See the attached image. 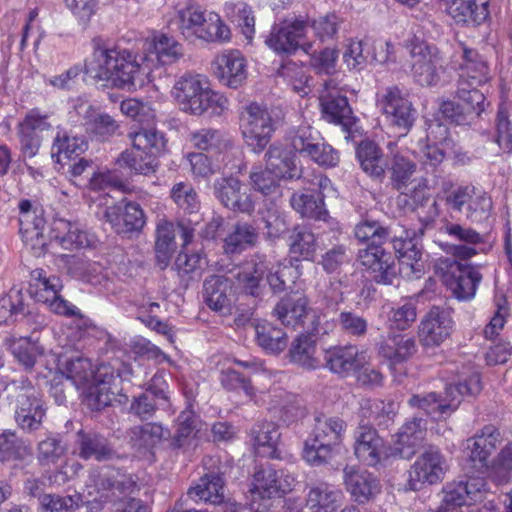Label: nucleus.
Listing matches in <instances>:
<instances>
[{
	"label": "nucleus",
	"instance_id": "nucleus-1",
	"mask_svg": "<svg viewBox=\"0 0 512 512\" xmlns=\"http://www.w3.org/2000/svg\"><path fill=\"white\" fill-rule=\"evenodd\" d=\"M154 117L148 104L130 98V171L138 174L153 173L156 158L165 148L163 134L151 127Z\"/></svg>",
	"mask_w": 512,
	"mask_h": 512
},
{
	"label": "nucleus",
	"instance_id": "nucleus-2",
	"mask_svg": "<svg viewBox=\"0 0 512 512\" xmlns=\"http://www.w3.org/2000/svg\"><path fill=\"white\" fill-rule=\"evenodd\" d=\"M354 234L359 241L370 242L358 252V261L368 277L377 284L392 285L398 276L395 256L383 247L392 236V227L365 219L355 226Z\"/></svg>",
	"mask_w": 512,
	"mask_h": 512
},
{
	"label": "nucleus",
	"instance_id": "nucleus-3",
	"mask_svg": "<svg viewBox=\"0 0 512 512\" xmlns=\"http://www.w3.org/2000/svg\"><path fill=\"white\" fill-rule=\"evenodd\" d=\"M172 96L181 110L201 115L211 110L212 114H221L227 108V99L212 91L201 75L185 74L172 88Z\"/></svg>",
	"mask_w": 512,
	"mask_h": 512
},
{
	"label": "nucleus",
	"instance_id": "nucleus-4",
	"mask_svg": "<svg viewBox=\"0 0 512 512\" xmlns=\"http://www.w3.org/2000/svg\"><path fill=\"white\" fill-rule=\"evenodd\" d=\"M93 43V53L85 61V73L93 79L106 81L115 88H124L128 82L127 49L120 43L102 45L97 40Z\"/></svg>",
	"mask_w": 512,
	"mask_h": 512
},
{
	"label": "nucleus",
	"instance_id": "nucleus-5",
	"mask_svg": "<svg viewBox=\"0 0 512 512\" xmlns=\"http://www.w3.org/2000/svg\"><path fill=\"white\" fill-rule=\"evenodd\" d=\"M480 376L472 374L464 382L448 385L443 394L429 392L413 395L408 403L411 407L424 411L435 419L451 415L461 403L464 395H476L481 391Z\"/></svg>",
	"mask_w": 512,
	"mask_h": 512
},
{
	"label": "nucleus",
	"instance_id": "nucleus-6",
	"mask_svg": "<svg viewBox=\"0 0 512 512\" xmlns=\"http://www.w3.org/2000/svg\"><path fill=\"white\" fill-rule=\"evenodd\" d=\"M9 393H16L15 421L26 433H33L42 426L47 408L40 392L24 376L12 379L5 385Z\"/></svg>",
	"mask_w": 512,
	"mask_h": 512
},
{
	"label": "nucleus",
	"instance_id": "nucleus-7",
	"mask_svg": "<svg viewBox=\"0 0 512 512\" xmlns=\"http://www.w3.org/2000/svg\"><path fill=\"white\" fill-rule=\"evenodd\" d=\"M435 270L443 284L460 300L472 298L482 279L477 269L448 257L438 259Z\"/></svg>",
	"mask_w": 512,
	"mask_h": 512
},
{
	"label": "nucleus",
	"instance_id": "nucleus-8",
	"mask_svg": "<svg viewBox=\"0 0 512 512\" xmlns=\"http://www.w3.org/2000/svg\"><path fill=\"white\" fill-rule=\"evenodd\" d=\"M309 27L310 23L305 16L287 17L272 27L265 43L277 54L291 55L299 48L308 52L312 46L304 39Z\"/></svg>",
	"mask_w": 512,
	"mask_h": 512
},
{
	"label": "nucleus",
	"instance_id": "nucleus-9",
	"mask_svg": "<svg viewBox=\"0 0 512 512\" xmlns=\"http://www.w3.org/2000/svg\"><path fill=\"white\" fill-rule=\"evenodd\" d=\"M411 75L421 86H434L444 73V59L440 50L425 41L412 42L410 48Z\"/></svg>",
	"mask_w": 512,
	"mask_h": 512
},
{
	"label": "nucleus",
	"instance_id": "nucleus-10",
	"mask_svg": "<svg viewBox=\"0 0 512 512\" xmlns=\"http://www.w3.org/2000/svg\"><path fill=\"white\" fill-rule=\"evenodd\" d=\"M241 131L246 144L254 153H261L275 130L274 120L264 106L251 103L242 115Z\"/></svg>",
	"mask_w": 512,
	"mask_h": 512
},
{
	"label": "nucleus",
	"instance_id": "nucleus-11",
	"mask_svg": "<svg viewBox=\"0 0 512 512\" xmlns=\"http://www.w3.org/2000/svg\"><path fill=\"white\" fill-rule=\"evenodd\" d=\"M447 468L445 457L440 450L430 447L418 456L410 467L407 486L412 491H418L426 484H436L444 478Z\"/></svg>",
	"mask_w": 512,
	"mask_h": 512
},
{
	"label": "nucleus",
	"instance_id": "nucleus-12",
	"mask_svg": "<svg viewBox=\"0 0 512 512\" xmlns=\"http://www.w3.org/2000/svg\"><path fill=\"white\" fill-rule=\"evenodd\" d=\"M500 432L493 425L483 427L480 433L468 438L465 442L463 455L465 468L483 473L490 466V456L499 443Z\"/></svg>",
	"mask_w": 512,
	"mask_h": 512
},
{
	"label": "nucleus",
	"instance_id": "nucleus-13",
	"mask_svg": "<svg viewBox=\"0 0 512 512\" xmlns=\"http://www.w3.org/2000/svg\"><path fill=\"white\" fill-rule=\"evenodd\" d=\"M486 485L485 479L480 476H470L447 484L443 489L439 512H463V506L483 497Z\"/></svg>",
	"mask_w": 512,
	"mask_h": 512
},
{
	"label": "nucleus",
	"instance_id": "nucleus-14",
	"mask_svg": "<svg viewBox=\"0 0 512 512\" xmlns=\"http://www.w3.org/2000/svg\"><path fill=\"white\" fill-rule=\"evenodd\" d=\"M383 115L389 123L405 132L409 131L417 117V111L398 86L386 87L378 99Z\"/></svg>",
	"mask_w": 512,
	"mask_h": 512
},
{
	"label": "nucleus",
	"instance_id": "nucleus-15",
	"mask_svg": "<svg viewBox=\"0 0 512 512\" xmlns=\"http://www.w3.org/2000/svg\"><path fill=\"white\" fill-rule=\"evenodd\" d=\"M354 454L358 460L372 467L392 456L377 430L367 423H360L354 431Z\"/></svg>",
	"mask_w": 512,
	"mask_h": 512
},
{
	"label": "nucleus",
	"instance_id": "nucleus-16",
	"mask_svg": "<svg viewBox=\"0 0 512 512\" xmlns=\"http://www.w3.org/2000/svg\"><path fill=\"white\" fill-rule=\"evenodd\" d=\"M454 322L448 309L433 306L420 322L418 337L422 346H440L452 334Z\"/></svg>",
	"mask_w": 512,
	"mask_h": 512
},
{
	"label": "nucleus",
	"instance_id": "nucleus-17",
	"mask_svg": "<svg viewBox=\"0 0 512 512\" xmlns=\"http://www.w3.org/2000/svg\"><path fill=\"white\" fill-rule=\"evenodd\" d=\"M73 108L82 117L86 132L96 139L106 141L116 134L118 123L109 114L99 112L89 101L79 97Z\"/></svg>",
	"mask_w": 512,
	"mask_h": 512
},
{
	"label": "nucleus",
	"instance_id": "nucleus-18",
	"mask_svg": "<svg viewBox=\"0 0 512 512\" xmlns=\"http://www.w3.org/2000/svg\"><path fill=\"white\" fill-rule=\"evenodd\" d=\"M405 237L397 235L392 228V236L389 239L392 242L393 249L398 255L400 263V272L410 279H418L425 272V264L422 259L421 249L414 239L409 238L407 232Z\"/></svg>",
	"mask_w": 512,
	"mask_h": 512
},
{
	"label": "nucleus",
	"instance_id": "nucleus-19",
	"mask_svg": "<svg viewBox=\"0 0 512 512\" xmlns=\"http://www.w3.org/2000/svg\"><path fill=\"white\" fill-rule=\"evenodd\" d=\"M272 257L257 253L237 274L239 286L246 294L260 297L265 291V274L271 268Z\"/></svg>",
	"mask_w": 512,
	"mask_h": 512
},
{
	"label": "nucleus",
	"instance_id": "nucleus-20",
	"mask_svg": "<svg viewBox=\"0 0 512 512\" xmlns=\"http://www.w3.org/2000/svg\"><path fill=\"white\" fill-rule=\"evenodd\" d=\"M325 366L341 377H347L356 369L368 364L366 352L355 345L338 346L328 349L324 356Z\"/></svg>",
	"mask_w": 512,
	"mask_h": 512
},
{
	"label": "nucleus",
	"instance_id": "nucleus-21",
	"mask_svg": "<svg viewBox=\"0 0 512 512\" xmlns=\"http://www.w3.org/2000/svg\"><path fill=\"white\" fill-rule=\"evenodd\" d=\"M212 69L218 80L230 88H238L247 78L245 59L238 50L226 51L217 56Z\"/></svg>",
	"mask_w": 512,
	"mask_h": 512
},
{
	"label": "nucleus",
	"instance_id": "nucleus-22",
	"mask_svg": "<svg viewBox=\"0 0 512 512\" xmlns=\"http://www.w3.org/2000/svg\"><path fill=\"white\" fill-rule=\"evenodd\" d=\"M214 194L226 208L250 214L254 203L246 191H242L241 182L234 177L221 178L214 183Z\"/></svg>",
	"mask_w": 512,
	"mask_h": 512
},
{
	"label": "nucleus",
	"instance_id": "nucleus-23",
	"mask_svg": "<svg viewBox=\"0 0 512 512\" xmlns=\"http://www.w3.org/2000/svg\"><path fill=\"white\" fill-rule=\"evenodd\" d=\"M343 481L346 490L358 503L370 501L380 491L376 477L357 466H346L343 469Z\"/></svg>",
	"mask_w": 512,
	"mask_h": 512
},
{
	"label": "nucleus",
	"instance_id": "nucleus-24",
	"mask_svg": "<svg viewBox=\"0 0 512 512\" xmlns=\"http://www.w3.org/2000/svg\"><path fill=\"white\" fill-rule=\"evenodd\" d=\"M264 160L268 169L280 180H306V176L302 175V168L297 164L296 156L280 143H273L268 147Z\"/></svg>",
	"mask_w": 512,
	"mask_h": 512
},
{
	"label": "nucleus",
	"instance_id": "nucleus-25",
	"mask_svg": "<svg viewBox=\"0 0 512 512\" xmlns=\"http://www.w3.org/2000/svg\"><path fill=\"white\" fill-rule=\"evenodd\" d=\"M52 238L64 249H81L93 247L97 242L95 235L81 229L78 223L57 218L51 225Z\"/></svg>",
	"mask_w": 512,
	"mask_h": 512
},
{
	"label": "nucleus",
	"instance_id": "nucleus-26",
	"mask_svg": "<svg viewBox=\"0 0 512 512\" xmlns=\"http://www.w3.org/2000/svg\"><path fill=\"white\" fill-rule=\"evenodd\" d=\"M343 494L327 482L309 487L303 512H336L341 506Z\"/></svg>",
	"mask_w": 512,
	"mask_h": 512
},
{
	"label": "nucleus",
	"instance_id": "nucleus-27",
	"mask_svg": "<svg viewBox=\"0 0 512 512\" xmlns=\"http://www.w3.org/2000/svg\"><path fill=\"white\" fill-rule=\"evenodd\" d=\"M224 472L218 467L209 469L200 479L196 486L188 490L190 498L209 502L215 505L221 504L224 499Z\"/></svg>",
	"mask_w": 512,
	"mask_h": 512
},
{
	"label": "nucleus",
	"instance_id": "nucleus-28",
	"mask_svg": "<svg viewBox=\"0 0 512 512\" xmlns=\"http://www.w3.org/2000/svg\"><path fill=\"white\" fill-rule=\"evenodd\" d=\"M491 79L487 62L475 50L464 47L458 81L466 82V86L478 87Z\"/></svg>",
	"mask_w": 512,
	"mask_h": 512
},
{
	"label": "nucleus",
	"instance_id": "nucleus-29",
	"mask_svg": "<svg viewBox=\"0 0 512 512\" xmlns=\"http://www.w3.org/2000/svg\"><path fill=\"white\" fill-rule=\"evenodd\" d=\"M442 231L450 239L459 242V244H453L451 250L453 255L463 259L474 256L477 253L474 246L483 242V237L479 232L458 223L447 222Z\"/></svg>",
	"mask_w": 512,
	"mask_h": 512
},
{
	"label": "nucleus",
	"instance_id": "nucleus-30",
	"mask_svg": "<svg viewBox=\"0 0 512 512\" xmlns=\"http://www.w3.org/2000/svg\"><path fill=\"white\" fill-rule=\"evenodd\" d=\"M163 428L157 423H146L132 431L130 448L134 450L133 457L151 462L153 460V447L161 440Z\"/></svg>",
	"mask_w": 512,
	"mask_h": 512
},
{
	"label": "nucleus",
	"instance_id": "nucleus-31",
	"mask_svg": "<svg viewBox=\"0 0 512 512\" xmlns=\"http://www.w3.org/2000/svg\"><path fill=\"white\" fill-rule=\"evenodd\" d=\"M232 281L223 275H212L203 282V298L214 311H224L231 305Z\"/></svg>",
	"mask_w": 512,
	"mask_h": 512
},
{
	"label": "nucleus",
	"instance_id": "nucleus-32",
	"mask_svg": "<svg viewBox=\"0 0 512 512\" xmlns=\"http://www.w3.org/2000/svg\"><path fill=\"white\" fill-rule=\"evenodd\" d=\"M320 105L324 118L329 122L339 124L349 131L355 123L352 109L346 96L340 94H320Z\"/></svg>",
	"mask_w": 512,
	"mask_h": 512
},
{
	"label": "nucleus",
	"instance_id": "nucleus-33",
	"mask_svg": "<svg viewBox=\"0 0 512 512\" xmlns=\"http://www.w3.org/2000/svg\"><path fill=\"white\" fill-rule=\"evenodd\" d=\"M308 305L305 296H287L276 304L273 313L283 325L303 328L310 309Z\"/></svg>",
	"mask_w": 512,
	"mask_h": 512
},
{
	"label": "nucleus",
	"instance_id": "nucleus-34",
	"mask_svg": "<svg viewBox=\"0 0 512 512\" xmlns=\"http://www.w3.org/2000/svg\"><path fill=\"white\" fill-rule=\"evenodd\" d=\"M291 207L302 217L326 221L328 211L324 203V195L320 191L294 192L290 197Z\"/></svg>",
	"mask_w": 512,
	"mask_h": 512
},
{
	"label": "nucleus",
	"instance_id": "nucleus-35",
	"mask_svg": "<svg viewBox=\"0 0 512 512\" xmlns=\"http://www.w3.org/2000/svg\"><path fill=\"white\" fill-rule=\"evenodd\" d=\"M197 417L191 412H182L177 418V425L171 440L173 449L181 450L185 454H190L198 446Z\"/></svg>",
	"mask_w": 512,
	"mask_h": 512
},
{
	"label": "nucleus",
	"instance_id": "nucleus-36",
	"mask_svg": "<svg viewBox=\"0 0 512 512\" xmlns=\"http://www.w3.org/2000/svg\"><path fill=\"white\" fill-rule=\"evenodd\" d=\"M345 430L346 423L342 418L318 413L314 416V424L308 437L314 438V441L340 445Z\"/></svg>",
	"mask_w": 512,
	"mask_h": 512
},
{
	"label": "nucleus",
	"instance_id": "nucleus-37",
	"mask_svg": "<svg viewBox=\"0 0 512 512\" xmlns=\"http://www.w3.org/2000/svg\"><path fill=\"white\" fill-rule=\"evenodd\" d=\"M76 447L77 455L83 460L104 461L109 459L112 454L106 438L94 432L79 431Z\"/></svg>",
	"mask_w": 512,
	"mask_h": 512
},
{
	"label": "nucleus",
	"instance_id": "nucleus-38",
	"mask_svg": "<svg viewBox=\"0 0 512 512\" xmlns=\"http://www.w3.org/2000/svg\"><path fill=\"white\" fill-rule=\"evenodd\" d=\"M417 351L414 338L406 335H394L387 341L380 343L378 353L389 361L390 365H396L407 361Z\"/></svg>",
	"mask_w": 512,
	"mask_h": 512
},
{
	"label": "nucleus",
	"instance_id": "nucleus-39",
	"mask_svg": "<svg viewBox=\"0 0 512 512\" xmlns=\"http://www.w3.org/2000/svg\"><path fill=\"white\" fill-rule=\"evenodd\" d=\"M371 52L372 46L368 42L351 41L343 53V61L349 70L361 71L368 63H383L388 58L386 53L382 52L381 57H378L377 54L372 55Z\"/></svg>",
	"mask_w": 512,
	"mask_h": 512
},
{
	"label": "nucleus",
	"instance_id": "nucleus-40",
	"mask_svg": "<svg viewBox=\"0 0 512 512\" xmlns=\"http://www.w3.org/2000/svg\"><path fill=\"white\" fill-rule=\"evenodd\" d=\"M362 170L376 179H382L388 162L383 159L382 150L372 141H363L356 151Z\"/></svg>",
	"mask_w": 512,
	"mask_h": 512
},
{
	"label": "nucleus",
	"instance_id": "nucleus-41",
	"mask_svg": "<svg viewBox=\"0 0 512 512\" xmlns=\"http://www.w3.org/2000/svg\"><path fill=\"white\" fill-rule=\"evenodd\" d=\"M151 381L152 384L146 392L135 398L134 403L130 407V410L140 419L152 417L157 405L156 400H167L164 389L161 387V385L165 384L162 376L155 374Z\"/></svg>",
	"mask_w": 512,
	"mask_h": 512
},
{
	"label": "nucleus",
	"instance_id": "nucleus-42",
	"mask_svg": "<svg viewBox=\"0 0 512 512\" xmlns=\"http://www.w3.org/2000/svg\"><path fill=\"white\" fill-rule=\"evenodd\" d=\"M205 18L199 6L187 5L177 11L171 25H176L185 39L194 40L198 38L201 28L205 25Z\"/></svg>",
	"mask_w": 512,
	"mask_h": 512
},
{
	"label": "nucleus",
	"instance_id": "nucleus-43",
	"mask_svg": "<svg viewBox=\"0 0 512 512\" xmlns=\"http://www.w3.org/2000/svg\"><path fill=\"white\" fill-rule=\"evenodd\" d=\"M394 147V143H388L391 158L387 167L390 172V180L393 188L401 190L407 186L408 181L416 171V164L400 152H394Z\"/></svg>",
	"mask_w": 512,
	"mask_h": 512
},
{
	"label": "nucleus",
	"instance_id": "nucleus-44",
	"mask_svg": "<svg viewBox=\"0 0 512 512\" xmlns=\"http://www.w3.org/2000/svg\"><path fill=\"white\" fill-rule=\"evenodd\" d=\"M339 446L331 442L314 441V438L308 437L304 442L302 456L310 466L328 465L339 454Z\"/></svg>",
	"mask_w": 512,
	"mask_h": 512
},
{
	"label": "nucleus",
	"instance_id": "nucleus-45",
	"mask_svg": "<svg viewBox=\"0 0 512 512\" xmlns=\"http://www.w3.org/2000/svg\"><path fill=\"white\" fill-rule=\"evenodd\" d=\"M251 437L254 446L259 449V454L270 458L277 457L276 446L280 439V432L275 423L263 422L256 424L251 430Z\"/></svg>",
	"mask_w": 512,
	"mask_h": 512
},
{
	"label": "nucleus",
	"instance_id": "nucleus-46",
	"mask_svg": "<svg viewBox=\"0 0 512 512\" xmlns=\"http://www.w3.org/2000/svg\"><path fill=\"white\" fill-rule=\"evenodd\" d=\"M317 239L313 232L305 227H296L289 243V252L296 260H313L317 251Z\"/></svg>",
	"mask_w": 512,
	"mask_h": 512
},
{
	"label": "nucleus",
	"instance_id": "nucleus-47",
	"mask_svg": "<svg viewBox=\"0 0 512 512\" xmlns=\"http://www.w3.org/2000/svg\"><path fill=\"white\" fill-rule=\"evenodd\" d=\"M88 148V143L83 137L71 136L65 130H59L54 138L52 146V157H57L56 161L61 162L62 157L71 159L84 153Z\"/></svg>",
	"mask_w": 512,
	"mask_h": 512
},
{
	"label": "nucleus",
	"instance_id": "nucleus-48",
	"mask_svg": "<svg viewBox=\"0 0 512 512\" xmlns=\"http://www.w3.org/2000/svg\"><path fill=\"white\" fill-rule=\"evenodd\" d=\"M436 178L434 187H439L444 192V201L448 209L463 213V201L470 200L477 189L471 185L453 188L451 180H447L440 175L436 176Z\"/></svg>",
	"mask_w": 512,
	"mask_h": 512
},
{
	"label": "nucleus",
	"instance_id": "nucleus-49",
	"mask_svg": "<svg viewBox=\"0 0 512 512\" xmlns=\"http://www.w3.org/2000/svg\"><path fill=\"white\" fill-rule=\"evenodd\" d=\"M257 240L255 228L248 223H237L224 239L223 250L226 254H238Z\"/></svg>",
	"mask_w": 512,
	"mask_h": 512
},
{
	"label": "nucleus",
	"instance_id": "nucleus-50",
	"mask_svg": "<svg viewBox=\"0 0 512 512\" xmlns=\"http://www.w3.org/2000/svg\"><path fill=\"white\" fill-rule=\"evenodd\" d=\"M316 343L308 334L299 335L291 344L289 356L292 362L306 369H316L319 361L314 357Z\"/></svg>",
	"mask_w": 512,
	"mask_h": 512
},
{
	"label": "nucleus",
	"instance_id": "nucleus-51",
	"mask_svg": "<svg viewBox=\"0 0 512 512\" xmlns=\"http://www.w3.org/2000/svg\"><path fill=\"white\" fill-rule=\"evenodd\" d=\"M255 334L258 345L270 353L278 354L287 346L286 333L271 323L256 325Z\"/></svg>",
	"mask_w": 512,
	"mask_h": 512
},
{
	"label": "nucleus",
	"instance_id": "nucleus-52",
	"mask_svg": "<svg viewBox=\"0 0 512 512\" xmlns=\"http://www.w3.org/2000/svg\"><path fill=\"white\" fill-rule=\"evenodd\" d=\"M9 350L25 370H31L37 357L44 354V348L37 341H31L27 337L12 339L9 343Z\"/></svg>",
	"mask_w": 512,
	"mask_h": 512
},
{
	"label": "nucleus",
	"instance_id": "nucleus-53",
	"mask_svg": "<svg viewBox=\"0 0 512 512\" xmlns=\"http://www.w3.org/2000/svg\"><path fill=\"white\" fill-rule=\"evenodd\" d=\"M253 497L261 499L277 496V471L271 465H262L254 473L252 488Z\"/></svg>",
	"mask_w": 512,
	"mask_h": 512
},
{
	"label": "nucleus",
	"instance_id": "nucleus-54",
	"mask_svg": "<svg viewBox=\"0 0 512 512\" xmlns=\"http://www.w3.org/2000/svg\"><path fill=\"white\" fill-rule=\"evenodd\" d=\"M176 249L175 229L169 222L159 223L157 226V237L155 242V252L157 262L161 268H165Z\"/></svg>",
	"mask_w": 512,
	"mask_h": 512
},
{
	"label": "nucleus",
	"instance_id": "nucleus-55",
	"mask_svg": "<svg viewBox=\"0 0 512 512\" xmlns=\"http://www.w3.org/2000/svg\"><path fill=\"white\" fill-rule=\"evenodd\" d=\"M66 453V446L56 434H48L37 444L36 458L41 466L56 464Z\"/></svg>",
	"mask_w": 512,
	"mask_h": 512
},
{
	"label": "nucleus",
	"instance_id": "nucleus-56",
	"mask_svg": "<svg viewBox=\"0 0 512 512\" xmlns=\"http://www.w3.org/2000/svg\"><path fill=\"white\" fill-rule=\"evenodd\" d=\"M29 454V447L15 432L5 431L0 434V461L22 460Z\"/></svg>",
	"mask_w": 512,
	"mask_h": 512
},
{
	"label": "nucleus",
	"instance_id": "nucleus-57",
	"mask_svg": "<svg viewBox=\"0 0 512 512\" xmlns=\"http://www.w3.org/2000/svg\"><path fill=\"white\" fill-rule=\"evenodd\" d=\"M190 141L196 148L206 151L220 152L229 146V141L219 130L203 128L191 133Z\"/></svg>",
	"mask_w": 512,
	"mask_h": 512
},
{
	"label": "nucleus",
	"instance_id": "nucleus-58",
	"mask_svg": "<svg viewBox=\"0 0 512 512\" xmlns=\"http://www.w3.org/2000/svg\"><path fill=\"white\" fill-rule=\"evenodd\" d=\"M25 316L24 294L21 290L11 289L0 298V325L18 320Z\"/></svg>",
	"mask_w": 512,
	"mask_h": 512
},
{
	"label": "nucleus",
	"instance_id": "nucleus-59",
	"mask_svg": "<svg viewBox=\"0 0 512 512\" xmlns=\"http://www.w3.org/2000/svg\"><path fill=\"white\" fill-rule=\"evenodd\" d=\"M88 187L93 191H102L111 188L126 193L125 175L118 169H110L93 173L88 181Z\"/></svg>",
	"mask_w": 512,
	"mask_h": 512
},
{
	"label": "nucleus",
	"instance_id": "nucleus-60",
	"mask_svg": "<svg viewBox=\"0 0 512 512\" xmlns=\"http://www.w3.org/2000/svg\"><path fill=\"white\" fill-rule=\"evenodd\" d=\"M65 371L67 378L78 388L95 380V370L88 358L76 357L68 360Z\"/></svg>",
	"mask_w": 512,
	"mask_h": 512
},
{
	"label": "nucleus",
	"instance_id": "nucleus-61",
	"mask_svg": "<svg viewBox=\"0 0 512 512\" xmlns=\"http://www.w3.org/2000/svg\"><path fill=\"white\" fill-rule=\"evenodd\" d=\"M171 198L184 213L193 214L200 210L198 194L189 183H176L171 189Z\"/></svg>",
	"mask_w": 512,
	"mask_h": 512
},
{
	"label": "nucleus",
	"instance_id": "nucleus-62",
	"mask_svg": "<svg viewBox=\"0 0 512 512\" xmlns=\"http://www.w3.org/2000/svg\"><path fill=\"white\" fill-rule=\"evenodd\" d=\"M456 99L463 103L465 109L473 110L474 113L471 115L473 120L485 111L487 105L484 93L478 90L477 87L466 86L464 81H458Z\"/></svg>",
	"mask_w": 512,
	"mask_h": 512
},
{
	"label": "nucleus",
	"instance_id": "nucleus-63",
	"mask_svg": "<svg viewBox=\"0 0 512 512\" xmlns=\"http://www.w3.org/2000/svg\"><path fill=\"white\" fill-rule=\"evenodd\" d=\"M115 392L104 381L93 380L87 385L84 403L91 409L99 411L111 404Z\"/></svg>",
	"mask_w": 512,
	"mask_h": 512
},
{
	"label": "nucleus",
	"instance_id": "nucleus-64",
	"mask_svg": "<svg viewBox=\"0 0 512 512\" xmlns=\"http://www.w3.org/2000/svg\"><path fill=\"white\" fill-rule=\"evenodd\" d=\"M335 316L320 309L310 308L303 329L310 336H324L335 328Z\"/></svg>",
	"mask_w": 512,
	"mask_h": 512
}]
</instances>
